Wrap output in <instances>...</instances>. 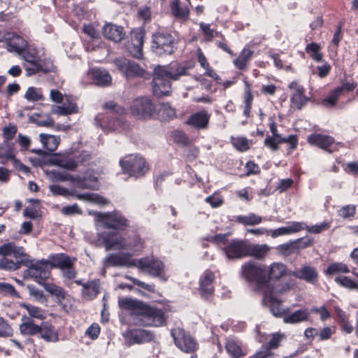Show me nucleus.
<instances>
[{
	"label": "nucleus",
	"instance_id": "obj_38",
	"mask_svg": "<svg viewBox=\"0 0 358 358\" xmlns=\"http://www.w3.org/2000/svg\"><path fill=\"white\" fill-rule=\"evenodd\" d=\"M254 52L245 46L240 52L238 57L234 59V64L239 70H247L248 64L251 59Z\"/></svg>",
	"mask_w": 358,
	"mask_h": 358
},
{
	"label": "nucleus",
	"instance_id": "obj_25",
	"mask_svg": "<svg viewBox=\"0 0 358 358\" xmlns=\"http://www.w3.org/2000/svg\"><path fill=\"white\" fill-rule=\"evenodd\" d=\"M290 275L285 264L280 262L272 263L267 270L268 284L269 281H277L282 278Z\"/></svg>",
	"mask_w": 358,
	"mask_h": 358
},
{
	"label": "nucleus",
	"instance_id": "obj_17",
	"mask_svg": "<svg viewBox=\"0 0 358 358\" xmlns=\"http://www.w3.org/2000/svg\"><path fill=\"white\" fill-rule=\"evenodd\" d=\"M215 278V273L210 270H206L200 277L198 292L202 299L208 300L213 295Z\"/></svg>",
	"mask_w": 358,
	"mask_h": 358
},
{
	"label": "nucleus",
	"instance_id": "obj_54",
	"mask_svg": "<svg viewBox=\"0 0 358 358\" xmlns=\"http://www.w3.org/2000/svg\"><path fill=\"white\" fill-rule=\"evenodd\" d=\"M330 223L329 222H323L320 224H315L310 227L306 225V230L311 234H317L323 231L329 229Z\"/></svg>",
	"mask_w": 358,
	"mask_h": 358
},
{
	"label": "nucleus",
	"instance_id": "obj_14",
	"mask_svg": "<svg viewBox=\"0 0 358 358\" xmlns=\"http://www.w3.org/2000/svg\"><path fill=\"white\" fill-rule=\"evenodd\" d=\"M124 338L127 346L135 344H143L155 341V335L153 331L144 329H131L124 334Z\"/></svg>",
	"mask_w": 358,
	"mask_h": 358
},
{
	"label": "nucleus",
	"instance_id": "obj_3",
	"mask_svg": "<svg viewBox=\"0 0 358 358\" xmlns=\"http://www.w3.org/2000/svg\"><path fill=\"white\" fill-rule=\"evenodd\" d=\"M29 257L23 247L17 246L13 242L4 243L0 246V269L17 271L27 265Z\"/></svg>",
	"mask_w": 358,
	"mask_h": 358
},
{
	"label": "nucleus",
	"instance_id": "obj_24",
	"mask_svg": "<svg viewBox=\"0 0 358 358\" xmlns=\"http://www.w3.org/2000/svg\"><path fill=\"white\" fill-rule=\"evenodd\" d=\"M73 260H76V259H71L66 253H57L49 256L48 264L51 268H59L62 271L66 267H69Z\"/></svg>",
	"mask_w": 358,
	"mask_h": 358
},
{
	"label": "nucleus",
	"instance_id": "obj_31",
	"mask_svg": "<svg viewBox=\"0 0 358 358\" xmlns=\"http://www.w3.org/2000/svg\"><path fill=\"white\" fill-rule=\"evenodd\" d=\"M41 338L47 342H57L59 341L58 332L52 324L48 321H43L40 324Z\"/></svg>",
	"mask_w": 358,
	"mask_h": 358
},
{
	"label": "nucleus",
	"instance_id": "obj_61",
	"mask_svg": "<svg viewBox=\"0 0 358 358\" xmlns=\"http://www.w3.org/2000/svg\"><path fill=\"white\" fill-rule=\"evenodd\" d=\"M343 168L345 173L358 176V162H351L343 164Z\"/></svg>",
	"mask_w": 358,
	"mask_h": 358
},
{
	"label": "nucleus",
	"instance_id": "obj_49",
	"mask_svg": "<svg viewBox=\"0 0 358 358\" xmlns=\"http://www.w3.org/2000/svg\"><path fill=\"white\" fill-rule=\"evenodd\" d=\"M342 94L341 88H336L329 96L322 100V104L325 106H333L336 104L337 99Z\"/></svg>",
	"mask_w": 358,
	"mask_h": 358
},
{
	"label": "nucleus",
	"instance_id": "obj_57",
	"mask_svg": "<svg viewBox=\"0 0 358 358\" xmlns=\"http://www.w3.org/2000/svg\"><path fill=\"white\" fill-rule=\"evenodd\" d=\"M356 207L355 205H347L342 207L339 210V215L343 218H350L355 216Z\"/></svg>",
	"mask_w": 358,
	"mask_h": 358
},
{
	"label": "nucleus",
	"instance_id": "obj_40",
	"mask_svg": "<svg viewBox=\"0 0 358 358\" xmlns=\"http://www.w3.org/2000/svg\"><path fill=\"white\" fill-rule=\"evenodd\" d=\"M350 268L347 264L343 262H333L329 264L324 271L326 275H334L340 273H348Z\"/></svg>",
	"mask_w": 358,
	"mask_h": 358
},
{
	"label": "nucleus",
	"instance_id": "obj_1",
	"mask_svg": "<svg viewBox=\"0 0 358 358\" xmlns=\"http://www.w3.org/2000/svg\"><path fill=\"white\" fill-rule=\"evenodd\" d=\"M118 305L120 308L129 311L131 315L138 317L144 327H161L167 324L168 315L165 307L159 308L129 297L119 299Z\"/></svg>",
	"mask_w": 358,
	"mask_h": 358
},
{
	"label": "nucleus",
	"instance_id": "obj_10",
	"mask_svg": "<svg viewBox=\"0 0 358 358\" xmlns=\"http://www.w3.org/2000/svg\"><path fill=\"white\" fill-rule=\"evenodd\" d=\"M120 165L124 173L136 178H141L150 169V165L145 158H129L127 160L120 159Z\"/></svg>",
	"mask_w": 358,
	"mask_h": 358
},
{
	"label": "nucleus",
	"instance_id": "obj_28",
	"mask_svg": "<svg viewBox=\"0 0 358 358\" xmlns=\"http://www.w3.org/2000/svg\"><path fill=\"white\" fill-rule=\"evenodd\" d=\"M89 75L95 85L99 86H108L111 83L112 78L109 73L102 69H93L89 71Z\"/></svg>",
	"mask_w": 358,
	"mask_h": 358
},
{
	"label": "nucleus",
	"instance_id": "obj_42",
	"mask_svg": "<svg viewBox=\"0 0 358 358\" xmlns=\"http://www.w3.org/2000/svg\"><path fill=\"white\" fill-rule=\"evenodd\" d=\"M235 222L242 224L245 226L255 225L262 222V218L255 213H250L248 216L238 215L234 217Z\"/></svg>",
	"mask_w": 358,
	"mask_h": 358
},
{
	"label": "nucleus",
	"instance_id": "obj_5",
	"mask_svg": "<svg viewBox=\"0 0 358 358\" xmlns=\"http://www.w3.org/2000/svg\"><path fill=\"white\" fill-rule=\"evenodd\" d=\"M243 277L249 282L254 283L258 289L268 287L267 269L265 265L248 262L241 267Z\"/></svg>",
	"mask_w": 358,
	"mask_h": 358
},
{
	"label": "nucleus",
	"instance_id": "obj_13",
	"mask_svg": "<svg viewBox=\"0 0 358 358\" xmlns=\"http://www.w3.org/2000/svg\"><path fill=\"white\" fill-rule=\"evenodd\" d=\"M155 106L147 97H138L133 101L130 106L132 115L138 119L150 118L155 113Z\"/></svg>",
	"mask_w": 358,
	"mask_h": 358
},
{
	"label": "nucleus",
	"instance_id": "obj_43",
	"mask_svg": "<svg viewBox=\"0 0 358 358\" xmlns=\"http://www.w3.org/2000/svg\"><path fill=\"white\" fill-rule=\"evenodd\" d=\"M171 8L173 14L178 17L186 18L189 13L188 7L182 4L179 0H173L171 2Z\"/></svg>",
	"mask_w": 358,
	"mask_h": 358
},
{
	"label": "nucleus",
	"instance_id": "obj_39",
	"mask_svg": "<svg viewBox=\"0 0 358 358\" xmlns=\"http://www.w3.org/2000/svg\"><path fill=\"white\" fill-rule=\"evenodd\" d=\"M27 46V41L19 36H15L8 42V50L19 55Z\"/></svg>",
	"mask_w": 358,
	"mask_h": 358
},
{
	"label": "nucleus",
	"instance_id": "obj_6",
	"mask_svg": "<svg viewBox=\"0 0 358 358\" xmlns=\"http://www.w3.org/2000/svg\"><path fill=\"white\" fill-rule=\"evenodd\" d=\"M171 336L175 345L185 353L196 352L199 349L197 340L191 334L182 328L172 329Z\"/></svg>",
	"mask_w": 358,
	"mask_h": 358
},
{
	"label": "nucleus",
	"instance_id": "obj_52",
	"mask_svg": "<svg viewBox=\"0 0 358 358\" xmlns=\"http://www.w3.org/2000/svg\"><path fill=\"white\" fill-rule=\"evenodd\" d=\"M103 108L104 110H109L110 113L117 115H122L125 113V109L123 107L117 105L116 103L112 101L105 103L103 105Z\"/></svg>",
	"mask_w": 358,
	"mask_h": 358
},
{
	"label": "nucleus",
	"instance_id": "obj_48",
	"mask_svg": "<svg viewBox=\"0 0 358 358\" xmlns=\"http://www.w3.org/2000/svg\"><path fill=\"white\" fill-rule=\"evenodd\" d=\"M25 99L29 101H38L43 99L41 90L34 87H30L27 89L25 94Z\"/></svg>",
	"mask_w": 358,
	"mask_h": 358
},
{
	"label": "nucleus",
	"instance_id": "obj_64",
	"mask_svg": "<svg viewBox=\"0 0 358 358\" xmlns=\"http://www.w3.org/2000/svg\"><path fill=\"white\" fill-rule=\"evenodd\" d=\"M277 250L283 255H289L294 252L295 248V245L293 242L286 243L284 244L279 245L277 248Z\"/></svg>",
	"mask_w": 358,
	"mask_h": 358
},
{
	"label": "nucleus",
	"instance_id": "obj_18",
	"mask_svg": "<svg viewBox=\"0 0 358 358\" xmlns=\"http://www.w3.org/2000/svg\"><path fill=\"white\" fill-rule=\"evenodd\" d=\"M99 238L106 250H123L124 238L117 231H103L99 236Z\"/></svg>",
	"mask_w": 358,
	"mask_h": 358
},
{
	"label": "nucleus",
	"instance_id": "obj_46",
	"mask_svg": "<svg viewBox=\"0 0 358 358\" xmlns=\"http://www.w3.org/2000/svg\"><path fill=\"white\" fill-rule=\"evenodd\" d=\"M77 112V106L74 103H69L67 106H55L52 108V113L62 115H66Z\"/></svg>",
	"mask_w": 358,
	"mask_h": 358
},
{
	"label": "nucleus",
	"instance_id": "obj_21",
	"mask_svg": "<svg viewBox=\"0 0 358 358\" xmlns=\"http://www.w3.org/2000/svg\"><path fill=\"white\" fill-rule=\"evenodd\" d=\"M143 31L134 29L131 31V41L128 42L127 48L130 55L137 59L143 57Z\"/></svg>",
	"mask_w": 358,
	"mask_h": 358
},
{
	"label": "nucleus",
	"instance_id": "obj_19",
	"mask_svg": "<svg viewBox=\"0 0 358 358\" xmlns=\"http://www.w3.org/2000/svg\"><path fill=\"white\" fill-rule=\"evenodd\" d=\"M39 137L40 141L43 145V148H45L50 152L45 153V152H43V150H41V149H32L31 150L32 153L38 155L45 154L46 155L45 157H61L60 154L59 153L52 154V152H54L59 145L60 139L58 136L50 134H41L39 135Z\"/></svg>",
	"mask_w": 358,
	"mask_h": 358
},
{
	"label": "nucleus",
	"instance_id": "obj_7",
	"mask_svg": "<svg viewBox=\"0 0 358 358\" xmlns=\"http://www.w3.org/2000/svg\"><path fill=\"white\" fill-rule=\"evenodd\" d=\"M136 267L147 272L154 278H159L163 282L168 280V276L165 274L164 262L154 257H146L137 259Z\"/></svg>",
	"mask_w": 358,
	"mask_h": 358
},
{
	"label": "nucleus",
	"instance_id": "obj_51",
	"mask_svg": "<svg viewBox=\"0 0 358 358\" xmlns=\"http://www.w3.org/2000/svg\"><path fill=\"white\" fill-rule=\"evenodd\" d=\"M231 143L239 151H245L249 149L248 141L243 137L232 138Z\"/></svg>",
	"mask_w": 358,
	"mask_h": 358
},
{
	"label": "nucleus",
	"instance_id": "obj_22",
	"mask_svg": "<svg viewBox=\"0 0 358 358\" xmlns=\"http://www.w3.org/2000/svg\"><path fill=\"white\" fill-rule=\"evenodd\" d=\"M33 164L38 163L60 166L69 171H73L78 166L74 158H30Z\"/></svg>",
	"mask_w": 358,
	"mask_h": 358
},
{
	"label": "nucleus",
	"instance_id": "obj_29",
	"mask_svg": "<svg viewBox=\"0 0 358 358\" xmlns=\"http://www.w3.org/2000/svg\"><path fill=\"white\" fill-rule=\"evenodd\" d=\"M210 115L207 111L203 110L192 114L187 120V123L196 129H206L208 124Z\"/></svg>",
	"mask_w": 358,
	"mask_h": 358
},
{
	"label": "nucleus",
	"instance_id": "obj_9",
	"mask_svg": "<svg viewBox=\"0 0 358 358\" xmlns=\"http://www.w3.org/2000/svg\"><path fill=\"white\" fill-rule=\"evenodd\" d=\"M175 39L167 32L159 31L152 36V50L157 55H171L175 51Z\"/></svg>",
	"mask_w": 358,
	"mask_h": 358
},
{
	"label": "nucleus",
	"instance_id": "obj_20",
	"mask_svg": "<svg viewBox=\"0 0 358 358\" xmlns=\"http://www.w3.org/2000/svg\"><path fill=\"white\" fill-rule=\"evenodd\" d=\"M290 275L311 285H315L319 280L317 268L308 264H303L301 268L294 271H290Z\"/></svg>",
	"mask_w": 358,
	"mask_h": 358
},
{
	"label": "nucleus",
	"instance_id": "obj_36",
	"mask_svg": "<svg viewBox=\"0 0 358 358\" xmlns=\"http://www.w3.org/2000/svg\"><path fill=\"white\" fill-rule=\"evenodd\" d=\"M279 138L273 136H268L264 140V144L273 150L278 149V144L280 143H286L289 148L294 149L297 145V138L296 136L290 135L286 138V141H278Z\"/></svg>",
	"mask_w": 358,
	"mask_h": 358
},
{
	"label": "nucleus",
	"instance_id": "obj_27",
	"mask_svg": "<svg viewBox=\"0 0 358 358\" xmlns=\"http://www.w3.org/2000/svg\"><path fill=\"white\" fill-rule=\"evenodd\" d=\"M307 141L310 145L317 146L323 150H328L334 142L332 136L321 134H312L307 137Z\"/></svg>",
	"mask_w": 358,
	"mask_h": 358
},
{
	"label": "nucleus",
	"instance_id": "obj_47",
	"mask_svg": "<svg viewBox=\"0 0 358 358\" xmlns=\"http://www.w3.org/2000/svg\"><path fill=\"white\" fill-rule=\"evenodd\" d=\"M335 282L339 285L350 289H358V281L355 282L348 276H337L335 278Z\"/></svg>",
	"mask_w": 358,
	"mask_h": 358
},
{
	"label": "nucleus",
	"instance_id": "obj_12",
	"mask_svg": "<svg viewBox=\"0 0 358 358\" xmlns=\"http://www.w3.org/2000/svg\"><path fill=\"white\" fill-rule=\"evenodd\" d=\"M114 64L127 78L140 77L145 79L149 78V73L135 62L130 61L124 57H120L114 60Z\"/></svg>",
	"mask_w": 358,
	"mask_h": 358
},
{
	"label": "nucleus",
	"instance_id": "obj_23",
	"mask_svg": "<svg viewBox=\"0 0 358 358\" xmlns=\"http://www.w3.org/2000/svg\"><path fill=\"white\" fill-rule=\"evenodd\" d=\"M224 348L230 358H241L248 355V350L234 339L227 338Z\"/></svg>",
	"mask_w": 358,
	"mask_h": 358
},
{
	"label": "nucleus",
	"instance_id": "obj_45",
	"mask_svg": "<svg viewBox=\"0 0 358 358\" xmlns=\"http://www.w3.org/2000/svg\"><path fill=\"white\" fill-rule=\"evenodd\" d=\"M282 336L279 334H273L268 341L265 342L262 345V349L272 352L273 350L277 349L280 346Z\"/></svg>",
	"mask_w": 358,
	"mask_h": 358
},
{
	"label": "nucleus",
	"instance_id": "obj_16",
	"mask_svg": "<svg viewBox=\"0 0 358 358\" xmlns=\"http://www.w3.org/2000/svg\"><path fill=\"white\" fill-rule=\"evenodd\" d=\"M130 252L112 253L107 256L105 260L106 266L113 267H136L137 259L132 258Z\"/></svg>",
	"mask_w": 358,
	"mask_h": 358
},
{
	"label": "nucleus",
	"instance_id": "obj_56",
	"mask_svg": "<svg viewBox=\"0 0 358 358\" xmlns=\"http://www.w3.org/2000/svg\"><path fill=\"white\" fill-rule=\"evenodd\" d=\"M227 234H219L208 238V241L216 244H222L224 247H226L229 243L230 240L228 239Z\"/></svg>",
	"mask_w": 358,
	"mask_h": 358
},
{
	"label": "nucleus",
	"instance_id": "obj_62",
	"mask_svg": "<svg viewBox=\"0 0 358 358\" xmlns=\"http://www.w3.org/2000/svg\"><path fill=\"white\" fill-rule=\"evenodd\" d=\"M73 260L71 262V264L69 267H66L62 270L63 276L68 280H73L77 275V271L74 267V262Z\"/></svg>",
	"mask_w": 358,
	"mask_h": 358
},
{
	"label": "nucleus",
	"instance_id": "obj_34",
	"mask_svg": "<svg viewBox=\"0 0 358 358\" xmlns=\"http://www.w3.org/2000/svg\"><path fill=\"white\" fill-rule=\"evenodd\" d=\"M100 292L99 280H94L85 283L84 289H82V296L85 299L92 300Z\"/></svg>",
	"mask_w": 358,
	"mask_h": 358
},
{
	"label": "nucleus",
	"instance_id": "obj_26",
	"mask_svg": "<svg viewBox=\"0 0 358 358\" xmlns=\"http://www.w3.org/2000/svg\"><path fill=\"white\" fill-rule=\"evenodd\" d=\"M144 244L145 241L140 235L134 233L132 236H129L127 240L124 238L123 250H129L134 255L141 252L144 248Z\"/></svg>",
	"mask_w": 358,
	"mask_h": 358
},
{
	"label": "nucleus",
	"instance_id": "obj_32",
	"mask_svg": "<svg viewBox=\"0 0 358 358\" xmlns=\"http://www.w3.org/2000/svg\"><path fill=\"white\" fill-rule=\"evenodd\" d=\"M50 191L55 196L60 195L64 197L68 196H73L76 197L78 199H88L90 195L89 194H78L74 189L69 190L66 187H64L59 185H51L49 186Z\"/></svg>",
	"mask_w": 358,
	"mask_h": 358
},
{
	"label": "nucleus",
	"instance_id": "obj_30",
	"mask_svg": "<svg viewBox=\"0 0 358 358\" xmlns=\"http://www.w3.org/2000/svg\"><path fill=\"white\" fill-rule=\"evenodd\" d=\"M103 34L106 38L115 43L120 42L124 36L122 27L110 23L104 26Z\"/></svg>",
	"mask_w": 358,
	"mask_h": 358
},
{
	"label": "nucleus",
	"instance_id": "obj_11",
	"mask_svg": "<svg viewBox=\"0 0 358 358\" xmlns=\"http://www.w3.org/2000/svg\"><path fill=\"white\" fill-rule=\"evenodd\" d=\"M24 266L27 267V275L39 284H43L50 275V268L46 259L35 261L29 258L27 265H24Z\"/></svg>",
	"mask_w": 358,
	"mask_h": 358
},
{
	"label": "nucleus",
	"instance_id": "obj_59",
	"mask_svg": "<svg viewBox=\"0 0 358 358\" xmlns=\"http://www.w3.org/2000/svg\"><path fill=\"white\" fill-rule=\"evenodd\" d=\"M61 213L65 215H71L76 214H81L82 210L79 208L77 203H74L71 206H66L62 207Z\"/></svg>",
	"mask_w": 358,
	"mask_h": 358
},
{
	"label": "nucleus",
	"instance_id": "obj_2",
	"mask_svg": "<svg viewBox=\"0 0 358 358\" xmlns=\"http://www.w3.org/2000/svg\"><path fill=\"white\" fill-rule=\"evenodd\" d=\"M189 68L178 63H172L169 66H158L155 68L154 76L152 81V89L154 95L157 97L169 95L171 91L170 80H178L185 77V85L188 90L196 82L194 76L188 74Z\"/></svg>",
	"mask_w": 358,
	"mask_h": 358
},
{
	"label": "nucleus",
	"instance_id": "obj_50",
	"mask_svg": "<svg viewBox=\"0 0 358 358\" xmlns=\"http://www.w3.org/2000/svg\"><path fill=\"white\" fill-rule=\"evenodd\" d=\"M45 289L52 295L55 296L56 298L60 297L63 299L65 296V290L62 287L53 283L46 284L45 285Z\"/></svg>",
	"mask_w": 358,
	"mask_h": 358
},
{
	"label": "nucleus",
	"instance_id": "obj_8",
	"mask_svg": "<svg viewBox=\"0 0 358 358\" xmlns=\"http://www.w3.org/2000/svg\"><path fill=\"white\" fill-rule=\"evenodd\" d=\"M97 217L104 229H114L117 232L126 231L130 227L129 220L119 212L99 213Z\"/></svg>",
	"mask_w": 358,
	"mask_h": 358
},
{
	"label": "nucleus",
	"instance_id": "obj_53",
	"mask_svg": "<svg viewBox=\"0 0 358 358\" xmlns=\"http://www.w3.org/2000/svg\"><path fill=\"white\" fill-rule=\"evenodd\" d=\"M308 98L303 95H292L291 101L292 106L301 110L308 102Z\"/></svg>",
	"mask_w": 358,
	"mask_h": 358
},
{
	"label": "nucleus",
	"instance_id": "obj_63",
	"mask_svg": "<svg viewBox=\"0 0 358 358\" xmlns=\"http://www.w3.org/2000/svg\"><path fill=\"white\" fill-rule=\"evenodd\" d=\"M244 105L252 106L253 95L250 89V84L248 81L244 82Z\"/></svg>",
	"mask_w": 358,
	"mask_h": 358
},
{
	"label": "nucleus",
	"instance_id": "obj_15",
	"mask_svg": "<svg viewBox=\"0 0 358 358\" xmlns=\"http://www.w3.org/2000/svg\"><path fill=\"white\" fill-rule=\"evenodd\" d=\"M248 240L234 238L222 250L229 259H241L247 257Z\"/></svg>",
	"mask_w": 358,
	"mask_h": 358
},
{
	"label": "nucleus",
	"instance_id": "obj_35",
	"mask_svg": "<svg viewBox=\"0 0 358 358\" xmlns=\"http://www.w3.org/2000/svg\"><path fill=\"white\" fill-rule=\"evenodd\" d=\"M22 323L20 326V330L22 334L27 336H35L41 332L40 325L34 322L31 318H27L26 315L22 316Z\"/></svg>",
	"mask_w": 358,
	"mask_h": 358
},
{
	"label": "nucleus",
	"instance_id": "obj_33",
	"mask_svg": "<svg viewBox=\"0 0 358 358\" xmlns=\"http://www.w3.org/2000/svg\"><path fill=\"white\" fill-rule=\"evenodd\" d=\"M266 245L251 243L248 241L247 257H252L256 259H263L269 251Z\"/></svg>",
	"mask_w": 358,
	"mask_h": 358
},
{
	"label": "nucleus",
	"instance_id": "obj_55",
	"mask_svg": "<svg viewBox=\"0 0 358 358\" xmlns=\"http://www.w3.org/2000/svg\"><path fill=\"white\" fill-rule=\"evenodd\" d=\"M127 278L134 285L140 288L147 290L150 292L155 291V285L154 284H147L134 277H127Z\"/></svg>",
	"mask_w": 358,
	"mask_h": 358
},
{
	"label": "nucleus",
	"instance_id": "obj_37",
	"mask_svg": "<svg viewBox=\"0 0 358 358\" xmlns=\"http://www.w3.org/2000/svg\"><path fill=\"white\" fill-rule=\"evenodd\" d=\"M20 307L27 310V318H31L32 320L36 319L42 321L46 318L45 310L40 307L29 303H22L20 304Z\"/></svg>",
	"mask_w": 358,
	"mask_h": 358
},
{
	"label": "nucleus",
	"instance_id": "obj_60",
	"mask_svg": "<svg viewBox=\"0 0 358 358\" xmlns=\"http://www.w3.org/2000/svg\"><path fill=\"white\" fill-rule=\"evenodd\" d=\"M100 327L97 323L92 324L86 330L85 334L91 339H96L100 334Z\"/></svg>",
	"mask_w": 358,
	"mask_h": 358
},
{
	"label": "nucleus",
	"instance_id": "obj_44",
	"mask_svg": "<svg viewBox=\"0 0 358 358\" xmlns=\"http://www.w3.org/2000/svg\"><path fill=\"white\" fill-rule=\"evenodd\" d=\"M308 318L307 313L303 310H297L292 314L285 315L284 317V322L285 323H297L304 320H306Z\"/></svg>",
	"mask_w": 358,
	"mask_h": 358
},
{
	"label": "nucleus",
	"instance_id": "obj_4",
	"mask_svg": "<svg viewBox=\"0 0 358 358\" xmlns=\"http://www.w3.org/2000/svg\"><path fill=\"white\" fill-rule=\"evenodd\" d=\"M18 55L24 61L22 66L28 77L40 73H47L55 69L52 60L40 57L35 48L27 46Z\"/></svg>",
	"mask_w": 358,
	"mask_h": 358
},
{
	"label": "nucleus",
	"instance_id": "obj_41",
	"mask_svg": "<svg viewBox=\"0 0 358 358\" xmlns=\"http://www.w3.org/2000/svg\"><path fill=\"white\" fill-rule=\"evenodd\" d=\"M266 299L268 303L269 308L272 314L275 317H281L284 313L281 307V301L273 295L266 296Z\"/></svg>",
	"mask_w": 358,
	"mask_h": 358
},
{
	"label": "nucleus",
	"instance_id": "obj_58",
	"mask_svg": "<svg viewBox=\"0 0 358 358\" xmlns=\"http://www.w3.org/2000/svg\"><path fill=\"white\" fill-rule=\"evenodd\" d=\"M296 250L305 249L311 246L313 243V240L308 236L298 238L294 241Z\"/></svg>",
	"mask_w": 358,
	"mask_h": 358
}]
</instances>
